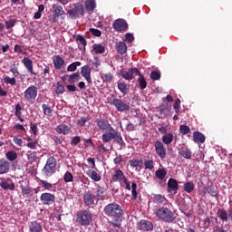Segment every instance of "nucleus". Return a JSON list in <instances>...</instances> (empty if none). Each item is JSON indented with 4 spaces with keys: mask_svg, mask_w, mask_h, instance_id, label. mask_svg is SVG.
<instances>
[{
    "mask_svg": "<svg viewBox=\"0 0 232 232\" xmlns=\"http://www.w3.org/2000/svg\"><path fill=\"white\" fill-rule=\"evenodd\" d=\"M111 179L113 182H121V180H124L126 179V176H124V172L121 169H116L111 174Z\"/></svg>",
    "mask_w": 232,
    "mask_h": 232,
    "instance_id": "obj_19",
    "label": "nucleus"
},
{
    "mask_svg": "<svg viewBox=\"0 0 232 232\" xmlns=\"http://www.w3.org/2000/svg\"><path fill=\"white\" fill-rule=\"evenodd\" d=\"M56 131L62 133L63 135H70L72 133V127L62 123L56 127Z\"/></svg>",
    "mask_w": 232,
    "mask_h": 232,
    "instance_id": "obj_18",
    "label": "nucleus"
},
{
    "mask_svg": "<svg viewBox=\"0 0 232 232\" xmlns=\"http://www.w3.org/2000/svg\"><path fill=\"white\" fill-rule=\"evenodd\" d=\"M121 75L126 81H131L136 75H140V71L137 68H130L128 71H121Z\"/></svg>",
    "mask_w": 232,
    "mask_h": 232,
    "instance_id": "obj_7",
    "label": "nucleus"
},
{
    "mask_svg": "<svg viewBox=\"0 0 232 232\" xmlns=\"http://www.w3.org/2000/svg\"><path fill=\"white\" fill-rule=\"evenodd\" d=\"M53 64L55 70H62L65 64L64 59L61 55H55L53 57Z\"/></svg>",
    "mask_w": 232,
    "mask_h": 232,
    "instance_id": "obj_16",
    "label": "nucleus"
},
{
    "mask_svg": "<svg viewBox=\"0 0 232 232\" xmlns=\"http://www.w3.org/2000/svg\"><path fill=\"white\" fill-rule=\"evenodd\" d=\"M79 81H81V73L79 72L70 74L68 77L69 84H75V82H79Z\"/></svg>",
    "mask_w": 232,
    "mask_h": 232,
    "instance_id": "obj_29",
    "label": "nucleus"
},
{
    "mask_svg": "<svg viewBox=\"0 0 232 232\" xmlns=\"http://www.w3.org/2000/svg\"><path fill=\"white\" fill-rule=\"evenodd\" d=\"M22 195L24 198H28L32 195V188L28 186H22Z\"/></svg>",
    "mask_w": 232,
    "mask_h": 232,
    "instance_id": "obj_39",
    "label": "nucleus"
},
{
    "mask_svg": "<svg viewBox=\"0 0 232 232\" xmlns=\"http://www.w3.org/2000/svg\"><path fill=\"white\" fill-rule=\"evenodd\" d=\"M64 182H73V175L70 171H66L63 175Z\"/></svg>",
    "mask_w": 232,
    "mask_h": 232,
    "instance_id": "obj_47",
    "label": "nucleus"
},
{
    "mask_svg": "<svg viewBox=\"0 0 232 232\" xmlns=\"http://www.w3.org/2000/svg\"><path fill=\"white\" fill-rule=\"evenodd\" d=\"M81 62H74L71 63L69 66H67V72H75L77 67L81 66Z\"/></svg>",
    "mask_w": 232,
    "mask_h": 232,
    "instance_id": "obj_45",
    "label": "nucleus"
},
{
    "mask_svg": "<svg viewBox=\"0 0 232 232\" xmlns=\"http://www.w3.org/2000/svg\"><path fill=\"white\" fill-rule=\"evenodd\" d=\"M169 191H179V183L174 179H169L168 181Z\"/></svg>",
    "mask_w": 232,
    "mask_h": 232,
    "instance_id": "obj_25",
    "label": "nucleus"
},
{
    "mask_svg": "<svg viewBox=\"0 0 232 232\" xmlns=\"http://www.w3.org/2000/svg\"><path fill=\"white\" fill-rule=\"evenodd\" d=\"M55 93H57L58 95L61 93H64V85L61 84V82H57Z\"/></svg>",
    "mask_w": 232,
    "mask_h": 232,
    "instance_id": "obj_53",
    "label": "nucleus"
},
{
    "mask_svg": "<svg viewBox=\"0 0 232 232\" xmlns=\"http://www.w3.org/2000/svg\"><path fill=\"white\" fill-rule=\"evenodd\" d=\"M42 108L44 110V115H52V108H50V106L44 104Z\"/></svg>",
    "mask_w": 232,
    "mask_h": 232,
    "instance_id": "obj_57",
    "label": "nucleus"
},
{
    "mask_svg": "<svg viewBox=\"0 0 232 232\" xmlns=\"http://www.w3.org/2000/svg\"><path fill=\"white\" fill-rule=\"evenodd\" d=\"M53 12L56 17H61V15H64V9H63V6L59 4H53Z\"/></svg>",
    "mask_w": 232,
    "mask_h": 232,
    "instance_id": "obj_24",
    "label": "nucleus"
},
{
    "mask_svg": "<svg viewBox=\"0 0 232 232\" xmlns=\"http://www.w3.org/2000/svg\"><path fill=\"white\" fill-rule=\"evenodd\" d=\"M23 107L21 104L17 103L14 108V115L19 119L20 122H24V119H23Z\"/></svg>",
    "mask_w": 232,
    "mask_h": 232,
    "instance_id": "obj_30",
    "label": "nucleus"
},
{
    "mask_svg": "<svg viewBox=\"0 0 232 232\" xmlns=\"http://www.w3.org/2000/svg\"><path fill=\"white\" fill-rule=\"evenodd\" d=\"M154 200L156 201V202H159L160 204H166V198H164V196H162V195H155L154 196Z\"/></svg>",
    "mask_w": 232,
    "mask_h": 232,
    "instance_id": "obj_50",
    "label": "nucleus"
},
{
    "mask_svg": "<svg viewBox=\"0 0 232 232\" xmlns=\"http://www.w3.org/2000/svg\"><path fill=\"white\" fill-rule=\"evenodd\" d=\"M150 79H152V81H159V79H160V72L152 71L150 73Z\"/></svg>",
    "mask_w": 232,
    "mask_h": 232,
    "instance_id": "obj_51",
    "label": "nucleus"
},
{
    "mask_svg": "<svg viewBox=\"0 0 232 232\" xmlns=\"http://www.w3.org/2000/svg\"><path fill=\"white\" fill-rule=\"evenodd\" d=\"M0 187L2 189H9L10 191H14V189H15V183H14L12 179H7L0 183Z\"/></svg>",
    "mask_w": 232,
    "mask_h": 232,
    "instance_id": "obj_17",
    "label": "nucleus"
},
{
    "mask_svg": "<svg viewBox=\"0 0 232 232\" xmlns=\"http://www.w3.org/2000/svg\"><path fill=\"white\" fill-rule=\"evenodd\" d=\"M139 229H140V231H151V229H153V223L143 219L140 221Z\"/></svg>",
    "mask_w": 232,
    "mask_h": 232,
    "instance_id": "obj_20",
    "label": "nucleus"
},
{
    "mask_svg": "<svg viewBox=\"0 0 232 232\" xmlns=\"http://www.w3.org/2000/svg\"><path fill=\"white\" fill-rule=\"evenodd\" d=\"M76 41L79 44L80 50L82 48L83 49L86 48L87 42H86V38H84V36H82L81 34L76 35Z\"/></svg>",
    "mask_w": 232,
    "mask_h": 232,
    "instance_id": "obj_32",
    "label": "nucleus"
},
{
    "mask_svg": "<svg viewBox=\"0 0 232 232\" xmlns=\"http://www.w3.org/2000/svg\"><path fill=\"white\" fill-rule=\"evenodd\" d=\"M55 168H57V160L53 157H50L48 158L42 173H44L45 177H52V175L55 173Z\"/></svg>",
    "mask_w": 232,
    "mask_h": 232,
    "instance_id": "obj_4",
    "label": "nucleus"
},
{
    "mask_svg": "<svg viewBox=\"0 0 232 232\" xmlns=\"http://www.w3.org/2000/svg\"><path fill=\"white\" fill-rule=\"evenodd\" d=\"M116 50L118 53H121V55H124V53H126V52H128V45H126V44L124 42H119L116 44Z\"/></svg>",
    "mask_w": 232,
    "mask_h": 232,
    "instance_id": "obj_26",
    "label": "nucleus"
},
{
    "mask_svg": "<svg viewBox=\"0 0 232 232\" xmlns=\"http://www.w3.org/2000/svg\"><path fill=\"white\" fill-rule=\"evenodd\" d=\"M40 200L44 206H50V204L55 202V196L52 193L45 192L41 195Z\"/></svg>",
    "mask_w": 232,
    "mask_h": 232,
    "instance_id": "obj_11",
    "label": "nucleus"
},
{
    "mask_svg": "<svg viewBox=\"0 0 232 232\" xmlns=\"http://www.w3.org/2000/svg\"><path fill=\"white\" fill-rule=\"evenodd\" d=\"M76 220L81 224V226H89L90 222H92V212L83 210L78 213Z\"/></svg>",
    "mask_w": 232,
    "mask_h": 232,
    "instance_id": "obj_6",
    "label": "nucleus"
},
{
    "mask_svg": "<svg viewBox=\"0 0 232 232\" xmlns=\"http://www.w3.org/2000/svg\"><path fill=\"white\" fill-rule=\"evenodd\" d=\"M145 169H153L155 168V165L153 163V160H149L144 162Z\"/></svg>",
    "mask_w": 232,
    "mask_h": 232,
    "instance_id": "obj_54",
    "label": "nucleus"
},
{
    "mask_svg": "<svg viewBox=\"0 0 232 232\" xmlns=\"http://www.w3.org/2000/svg\"><path fill=\"white\" fill-rule=\"evenodd\" d=\"M42 230L43 227L36 221L31 222V224L29 225V231L31 232H41Z\"/></svg>",
    "mask_w": 232,
    "mask_h": 232,
    "instance_id": "obj_31",
    "label": "nucleus"
},
{
    "mask_svg": "<svg viewBox=\"0 0 232 232\" xmlns=\"http://www.w3.org/2000/svg\"><path fill=\"white\" fill-rule=\"evenodd\" d=\"M138 75H139L138 82L140 84V88H141V90H146V87L148 86V82H146V78L143 75H141L140 72Z\"/></svg>",
    "mask_w": 232,
    "mask_h": 232,
    "instance_id": "obj_38",
    "label": "nucleus"
},
{
    "mask_svg": "<svg viewBox=\"0 0 232 232\" xmlns=\"http://www.w3.org/2000/svg\"><path fill=\"white\" fill-rule=\"evenodd\" d=\"M92 49L95 53H104L106 52V48L101 44H94Z\"/></svg>",
    "mask_w": 232,
    "mask_h": 232,
    "instance_id": "obj_36",
    "label": "nucleus"
},
{
    "mask_svg": "<svg viewBox=\"0 0 232 232\" xmlns=\"http://www.w3.org/2000/svg\"><path fill=\"white\" fill-rule=\"evenodd\" d=\"M174 110H175L176 113H179V111H180V100L179 99L175 101Z\"/></svg>",
    "mask_w": 232,
    "mask_h": 232,
    "instance_id": "obj_61",
    "label": "nucleus"
},
{
    "mask_svg": "<svg viewBox=\"0 0 232 232\" xmlns=\"http://www.w3.org/2000/svg\"><path fill=\"white\" fill-rule=\"evenodd\" d=\"M15 26V20H9L5 22V27L7 30H10V28H14Z\"/></svg>",
    "mask_w": 232,
    "mask_h": 232,
    "instance_id": "obj_60",
    "label": "nucleus"
},
{
    "mask_svg": "<svg viewBox=\"0 0 232 232\" xmlns=\"http://www.w3.org/2000/svg\"><path fill=\"white\" fill-rule=\"evenodd\" d=\"M160 115H164V117H169L171 115V109L163 107L160 111Z\"/></svg>",
    "mask_w": 232,
    "mask_h": 232,
    "instance_id": "obj_48",
    "label": "nucleus"
},
{
    "mask_svg": "<svg viewBox=\"0 0 232 232\" xmlns=\"http://www.w3.org/2000/svg\"><path fill=\"white\" fill-rule=\"evenodd\" d=\"M88 122V118H81L78 120V126H84Z\"/></svg>",
    "mask_w": 232,
    "mask_h": 232,
    "instance_id": "obj_64",
    "label": "nucleus"
},
{
    "mask_svg": "<svg viewBox=\"0 0 232 232\" xmlns=\"http://www.w3.org/2000/svg\"><path fill=\"white\" fill-rule=\"evenodd\" d=\"M101 79L103 82H111L113 81V74L111 72H102Z\"/></svg>",
    "mask_w": 232,
    "mask_h": 232,
    "instance_id": "obj_34",
    "label": "nucleus"
},
{
    "mask_svg": "<svg viewBox=\"0 0 232 232\" xmlns=\"http://www.w3.org/2000/svg\"><path fill=\"white\" fill-rule=\"evenodd\" d=\"M90 32H91V34H92V35H94L95 37H101V35H102L101 31L98 30V29L91 28V29H90Z\"/></svg>",
    "mask_w": 232,
    "mask_h": 232,
    "instance_id": "obj_62",
    "label": "nucleus"
},
{
    "mask_svg": "<svg viewBox=\"0 0 232 232\" xmlns=\"http://www.w3.org/2000/svg\"><path fill=\"white\" fill-rule=\"evenodd\" d=\"M87 175L90 177V179H92V180H94V182H99V180L102 179L101 174L97 173V171L93 169H89L87 171Z\"/></svg>",
    "mask_w": 232,
    "mask_h": 232,
    "instance_id": "obj_28",
    "label": "nucleus"
},
{
    "mask_svg": "<svg viewBox=\"0 0 232 232\" xmlns=\"http://www.w3.org/2000/svg\"><path fill=\"white\" fill-rule=\"evenodd\" d=\"M4 82H5V84H11V86H15L16 84L15 77L11 78L9 76H5Z\"/></svg>",
    "mask_w": 232,
    "mask_h": 232,
    "instance_id": "obj_46",
    "label": "nucleus"
},
{
    "mask_svg": "<svg viewBox=\"0 0 232 232\" xmlns=\"http://www.w3.org/2000/svg\"><path fill=\"white\" fill-rule=\"evenodd\" d=\"M95 197H97V200H102V198H104V188H102V187L98 186L95 188Z\"/></svg>",
    "mask_w": 232,
    "mask_h": 232,
    "instance_id": "obj_35",
    "label": "nucleus"
},
{
    "mask_svg": "<svg viewBox=\"0 0 232 232\" xmlns=\"http://www.w3.org/2000/svg\"><path fill=\"white\" fill-rule=\"evenodd\" d=\"M125 41L127 43H131L132 41H135V37L131 33H128L125 34Z\"/></svg>",
    "mask_w": 232,
    "mask_h": 232,
    "instance_id": "obj_59",
    "label": "nucleus"
},
{
    "mask_svg": "<svg viewBox=\"0 0 232 232\" xmlns=\"http://www.w3.org/2000/svg\"><path fill=\"white\" fill-rule=\"evenodd\" d=\"M83 202L85 206H92L95 202V194L92 191H86L83 195Z\"/></svg>",
    "mask_w": 232,
    "mask_h": 232,
    "instance_id": "obj_15",
    "label": "nucleus"
},
{
    "mask_svg": "<svg viewBox=\"0 0 232 232\" xmlns=\"http://www.w3.org/2000/svg\"><path fill=\"white\" fill-rule=\"evenodd\" d=\"M40 182H41L43 188H44V189L50 190L51 188H53V184H52V183H50V182H48L46 180L41 179Z\"/></svg>",
    "mask_w": 232,
    "mask_h": 232,
    "instance_id": "obj_52",
    "label": "nucleus"
},
{
    "mask_svg": "<svg viewBox=\"0 0 232 232\" xmlns=\"http://www.w3.org/2000/svg\"><path fill=\"white\" fill-rule=\"evenodd\" d=\"M81 73L84 77L85 81H87L89 84H92V67L84 65L81 69Z\"/></svg>",
    "mask_w": 232,
    "mask_h": 232,
    "instance_id": "obj_14",
    "label": "nucleus"
},
{
    "mask_svg": "<svg viewBox=\"0 0 232 232\" xmlns=\"http://www.w3.org/2000/svg\"><path fill=\"white\" fill-rule=\"evenodd\" d=\"M218 213L219 218H221L223 222H227V217H229V215L227 214V212H226L225 209H219Z\"/></svg>",
    "mask_w": 232,
    "mask_h": 232,
    "instance_id": "obj_44",
    "label": "nucleus"
},
{
    "mask_svg": "<svg viewBox=\"0 0 232 232\" xmlns=\"http://www.w3.org/2000/svg\"><path fill=\"white\" fill-rule=\"evenodd\" d=\"M104 214L106 217H111L112 218H119L122 216V208L117 203H110L104 207Z\"/></svg>",
    "mask_w": 232,
    "mask_h": 232,
    "instance_id": "obj_2",
    "label": "nucleus"
},
{
    "mask_svg": "<svg viewBox=\"0 0 232 232\" xmlns=\"http://www.w3.org/2000/svg\"><path fill=\"white\" fill-rule=\"evenodd\" d=\"M22 63L25 66L29 73L35 75V72H34V63L32 62V60H30V58L24 57Z\"/></svg>",
    "mask_w": 232,
    "mask_h": 232,
    "instance_id": "obj_21",
    "label": "nucleus"
},
{
    "mask_svg": "<svg viewBox=\"0 0 232 232\" xmlns=\"http://www.w3.org/2000/svg\"><path fill=\"white\" fill-rule=\"evenodd\" d=\"M10 169V163L5 160H0V175H5V173H8Z\"/></svg>",
    "mask_w": 232,
    "mask_h": 232,
    "instance_id": "obj_23",
    "label": "nucleus"
},
{
    "mask_svg": "<svg viewBox=\"0 0 232 232\" xmlns=\"http://www.w3.org/2000/svg\"><path fill=\"white\" fill-rule=\"evenodd\" d=\"M162 142L163 144L169 145L171 142H173V134L171 133H167L162 137Z\"/></svg>",
    "mask_w": 232,
    "mask_h": 232,
    "instance_id": "obj_40",
    "label": "nucleus"
},
{
    "mask_svg": "<svg viewBox=\"0 0 232 232\" xmlns=\"http://www.w3.org/2000/svg\"><path fill=\"white\" fill-rule=\"evenodd\" d=\"M79 142H81V138L79 136L73 137L72 140H71L72 146H77Z\"/></svg>",
    "mask_w": 232,
    "mask_h": 232,
    "instance_id": "obj_63",
    "label": "nucleus"
},
{
    "mask_svg": "<svg viewBox=\"0 0 232 232\" xmlns=\"http://www.w3.org/2000/svg\"><path fill=\"white\" fill-rule=\"evenodd\" d=\"M179 155L184 159H191V150L186 147L179 149Z\"/></svg>",
    "mask_w": 232,
    "mask_h": 232,
    "instance_id": "obj_33",
    "label": "nucleus"
},
{
    "mask_svg": "<svg viewBox=\"0 0 232 232\" xmlns=\"http://www.w3.org/2000/svg\"><path fill=\"white\" fill-rule=\"evenodd\" d=\"M71 17H77L78 15H84V7L82 4L77 3L74 7L68 11Z\"/></svg>",
    "mask_w": 232,
    "mask_h": 232,
    "instance_id": "obj_8",
    "label": "nucleus"
},
{
    "mask_svg": "<svg viewBox=\"0 0 232 232\" xmlns=\"http://www.w3.org/2000/svg\"><path fill=\"white\" fill-rule=\"evenodd\" d=\"M13 142H14L16 144V146H20V147L23 146V144H24L23 139L18 138L16 136H14L13 138Z\"/></svg>",
    "mask_w": 232,
    "mask_h": 232,
    "instance_id": "obj_58",
    "label": "nucleus"
},
{
    "mask_svg": "<svg viewBox=\"0 0 232 232\" xmlns=\"http://www.w3.org/2000/svg\"><path fill=\"white\" fill-rule=\"evenodd\" d=\"M96 124L102 131L105 132L102 136L103 142H111V140H114L117 144H122V136L111 127L109 121L97 120Z\"/></svg>",
    "mask_w": 232,
    "mask_h": 232,
    "instance_id": "obj_1",
    "label": "nucleus"
},
{
    "mask_svg": "<svg viewBox=\"0 0 232 232\" xmlns=\"http://www.w3.org/2000/svg\"><path fill=\"white\" fill-rule=\"evenodd\" d=\"M166 175H168V170L166 169H159L155 172V177L158 180H164V179H166Z\"/></svg>",
    "mask_w": 232,
    "mask_h": 232,
    "instance_id": "obj_27",
    "label": "nucleus"
},
{
    "mask_svg": "<svg viewBox=\"0 0 232 232\" xmlns=\"http://www.w3.org/2000/svg\"><path fill=\"white\" fill-rule=\"evenodd\" d=\"M123 183L125 184V189H128L129 191H130L131 189V199L132 200H137V183L133 182L131 185L130 184V182L128 181V179L125 178L123 179Z\"/></svg>",
    "mask_w": 232,
    "mask_h": 232,
    "instance_id": "obj_13",
    "label": "nucleus"
},
{
    "mask_svg": "<svg viewBox=\"0 0 232 232\" xmlns=\"http://www.w3.org/2000/svg\"><path fill=\"white\" fill-rule=\"evenodd\" d=\"M183 189L184 191H186V193H191L195 191V184L191 181H188L184 184Z\"/></svg>",
    "mask_w": 232,
    "mask_h": 232,
    "instance_id": "obj_37",
    "label": "nucleus"
},
{
    "mask_svg": "<svg viewBox=\"0 0 232 232\" xmlns=\"http://www.w3.org/2000/svg\"><path fill=\"white\" fill-rule=\"evenodd\" d=\"M86 10L88 12H93L95 10V0H87L85 2Z\"/></svg>",
    "mask_w": 232,
    "mask_h": 232,
    "instance_id": "obj_42",
    "label": "nucleus"
},
{
    "mask_svg": "<svg viewBox=\"0 0 232 232\" xmlns=\"http://www.w3.org/2000/svg\"><path fill=\"white\" fill-rule=\"evenodd\" d=\"M179 131L182 135H188V133L191 131V129H189L187 125H180Z\"/></svg>",
    "mask_w": 232,
    "mask_h": 232,
    "instance_id": "obj_49",
    "label": "nucleus"
},
{
    "mask_svg": "<svg viewBox=\"0 0 232 232\" xmlns=\"http://www.w3.org/2000/svg\"><path fill=\"white\" fill-rule=\"evenodd\" d=\"M5 157H6L7 160H10V162H14V160H17V152L14 151V150H10V151L6 152Z\"/></svg>",
    "mask_w": 232,
    "mask_h": 232,
    "instance_id": "obj_41",
    "label": "nucleus"
},
{
    "mask_svg": "<svg viewBox=\"0 0 232 232\" xmlns=\"http://www.w3.org/2000/svg\"><path fill=\"white\" fill-rule=\"evenodd\" d=\"M118 88L121 92V93H126L128 92V85L124 82H119Z\"/></svg>",
    "mask_w": 232,
    "mask_h": 232,
    "instance_id": "obj_55",
    "label": "nucleus"
},
{
    "mask_svg": "<svg viewBox=\"0 0 232 232\" xmlns=\"http://www.w3.org/2000/svg\"><path fill=\"white\" fill-rule=\"evenodd\" d=\"M112 26L116 32H126L128 30V23L124 19L115 20Z\"/></svg>",
    "mask_w": 232,
    "mask_h": 232,
    "instance_id": "obj_9",
    "label": "nucleus"
},
{
    "mask_svg": "<svg viewBox=\"0 0 232 232\" xmlns=\"http://www.w3.org/2000/svg\"><path fill=\"white\" fill-rule=\"evenodd\" d=\"M112 104L113 106H115L118 111H128V110H130V105L122 102V100L121 99H117V98L113 99Z\"/></svg>",
    "mask_w": 232,
    "mask_h": 232,
    "instance_id": "obj_12",
    "label": "nucleus"
},
{
    "mask_svg": "<svg viewBox=\"0 0 232 232\" xmlns=\"http://www.w3.org/2000/svg\"><path fill=\"white\" fill-rule=\"evenodd\" d=\"M156 217L164 222H173L175 214L169 208L162 207L156 211Z\"/></svg>",
    "mask_w": 232,
    "mask_h": 232,
    "instance_id": "obj_3",
    "label": "nucleus"
},
{
    "mask_svg": "<svg viewBox=\"0 0 232 232\" xmlns=\"http://www.w3.org/2000/svg\"><path fill=\"white\" fill-rule=\"evenodd\" d=\"M193 140L197 144H204L206 142V136H204V134L201 132L195 131L193 133Z\"/></svg>",
    "mask_w": 232,
    "mask_h": 232,
    "instance_id": "obj_22",
    "label": "nucleus"
},
{
    "mask_svg": "<svg viewBox=\"0 0 232 232\" xmlns=\"http://www.w3.org/2000/svg\"><path fill=\"white\" fill-rule=\"evenodd\" d=\"M154 148H155V151H156L158 157H160V159H161V160L166 159V148H164V143L157 140L154 143Z\"/></svg>",
    "mask_w": 232,
    "mask_h": 232,
    "instance_id": "obj_10",
    "label": "nucleus"
},
{
    "mask_svg": "<svg viewBox=\"0 0 232 232\" xmlns=\"http://www.w3.org/2000/svg\"><path fill=\"white\" fill-rule=\"evenodd\" d=\"M26 157L29 162H35L37 160V152L28 151Z\"/></svg>",
    "mask_w": 232,
    "mask_h": 232,
    "instance_id": "obj_43",
    "label": "nucleus"
},
{
    "mask_svg": "<svg viewBox=\"0 0 232 232\" xmlns=\"http://www.w3.org/2000/svg\"><path fill=\"white\" fill-rule=\"evenodd\" d=\"M24 97L26 102L34 104L37 99V87L35 85L29 86L24 92Z\"/></svg>",
    "mask_w": 232,
    "mask_h": 232,
    "instance_id": "obj_5",
    "label": "nucleus"
},
{
    "mask_svg": "<svg viewBox=\"0 0 232 232\" xmlns=\"http://www.w3.org/2000/svg\"><path fill=\"white\" fill-rule=\"evenodd\" d=\"M39 144V141L37 140L34 141H30L26 144L27 148H30V150H37V145Z\"/></svg>",
    "mask_w": 232,
    "mask_h": 232,
    "instance_id": "obj_56",
    "label": "nucleus"
}]
</instances>
